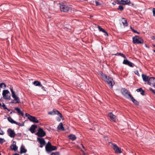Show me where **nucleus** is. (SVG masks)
<instances>
[{"label":"nucleus","mask_w":155,"mask_h":155,"mask_svg":"<svg viewBox=\"0 0 155 155\" xmlns=\"http://www.w3.org/2000/svg\"><path fill=\"white\" fill-rule=\"evenodd\" d=\"M57 148L56 146H52L51 145V143L48 142L45 146L46 150L48 152H51V151L55 150Z\"/></svg>","instance_id":"nucleus-2"},{"label":"nucleus","mask_w":155,"mask_h":155,"mask_svg":"<svg viewBox=\"0 0 155 155\" xmlns=\"http://www.w3.org/2000/svg\"><path fill=\"white\" fill-rule=\"evenodd\" d=\"M27 152V150L25 149V146L21 145L20 148V153H25Z\"/></svg>","instance_id":"nucleus-22"},{"label":"nucleus","mask_w":155,"mask_h":155,"mask_svg":"<svg viewBox=\"0 0 155 155\" xmlns=\"http://www.w3.org/2000/svg\"><path fill=\"white\" fill-rule=\"evenodd\" d=\"M155 83V78L153 77H150L148 81L147 82V84L150 85H153Z\"/></svg>","instance_id":"nucleus-15"},{"label":"nucleus","mask_w":155,"mask_h":155,"mask_svg":"<svg viewBox=\"0 0 155 155\" xmlns=\"http://www.w3.org/2000/svg\"><path fill=\"white\" fill-rule=\"evenodd\" d=\"M151 38L152 40L155 41V36H153L151 37Z\"/></svg>","instance_id":"nucleus-48"},{"label":"nucleus","mask_w":155,"mask_h":155,"mask_svg":"<svg viewBox=\"0 0 155 155\" xmlns=\"http://www.w3.org/2000/svg\"><path fill=\"white\" fill-rule=\"evenodd\" d=\"M121 2L122 5H127L130 3V0H122Z\"/></svg>","instance_id":"nucleus-26"},{"label":"nucleus","mask_w":155,"mask_h":155,"mask_svg":"<svg viewBox=\"0 0 155 155\" xmlns=\"http://www.w3.org/2000/svg\"><path fill=\"white\" fill-rule=\"evenodd\" d=\"M58 129L61 130H64V128L63 124L62 123L59 124L57 127Z\"/></svg>","instance_id":"nucleus-21"},{"label":"nucleus","mask_w":155,"mask_h":155,"mask_svg":"<svg viewBox=\"0 0 155 155\" xmlns=\"http://www.w3.org/2000/svg\"><path fill=\"white\" fill-rule=\"evenodd\" d=\"M81 145L82 148H83V149H85V148H84V146L82 144H81Z\"/></svg>","instance_id":"nucleus-50"},{"label":"nucleus","mask_w":155,"mask_h":155,"mask_svg":"<svg viewBox=\"0 0 155 155\" xmlns=\"http://www.w3.org/2000/svg\"><path fill=\"white\" fill-rule=\"evenodd\" d=\"M123 7L121 5H119L118 7V9H119L120 11H122L123 10Z\"/></svg>","instance_id":"nucleus-34"},{"label":"nucleus","mask_w":155,"mask_h":155,"mask_svg":"<svg viewBox=\"0 0 155 155\" xmlns=\"http://www.w3.org/2000/svg\"><path fill=\"white\" fill-rule=\"evenodd\" d=\"M33 83L35 86H41V83L38 81H35Z\"/></svg>","instance_id":"nucleus-29"},{"label":"nucleus","mask_w":155,"mask_h":155,"mask_svg":"<svg viewBox=\"0 0 155 155\" xmlns=\"http://www.w3.org/2000/svg\"><path fill=\"white\" fill-rule=\"evenodd\" d=\"M134 73L138 75V76H139V74L138 71H135Z\"/></svg>","instance_id":"nucleus-46"},{"label":"nucleus","mask_w":155,"mask_h":155,"mask_svg":"<svg viewBox=\"0 0 155 155\" xmlns=\"http://www.w3.org/2000/svg\"><path fill=\"white\" fill-rule=\"evenodd\" d=\"M11 148L14 151L18 149V147L16 145V143L14 141L12 143V144L10 146Z\"/></svg>","instance_id":"nucleus-18"},{"label":"nucleus","mask_w":155,"mask_h":155,"mask_svg":"<svg viewBox=\"0 0 155 155\" xmlns=\"http://www.w3.org/2000/svg\"><path fill=\"white\" fill-rule=\"evenodd\" d=\"M51 155H59V153L58 152H56L54 153H52Z\"/></svg>","instance_id":"nucleus-41"},{"label":"nucleus","mask_w":155,"mask_h":155,"mask_svg":"<svg viewBox=\"0 0 155 155\" xmlns=\"http://www.w3.org/2000/svg\"><path fill=\"white\" fill-rule=\"evenodd\" d=\"M0 155H1V153H0Z\"/></svg>","instance_id":"nucleus-59"},{"label":"nucleus","mask_w":155,"mask_h":155,"mask_svg":"<svg viewBox=\"0 0 155 155\" xmlns=\"http://www.w3.org/2000/svg\"><path fill=\"white\" fill-rule=\"evenodd\" d=\"M10 90L12 93V95L15 94V92L13 91V88L12 87H10Z\"/></svg>","instance_id":"nucleus-36"},{"label":"nucleus","mask_w":155,"mask_h":155,"mask_svg":"<svg viewBox=\"0 0 155 155\" xmlns=\"http://www.w3.org/2000/svg\"><path fill=\"white\" fill-rule=\"evenodd\" d=\"M153 51L154 52H155V50H153Z\"/></svg>","instance_id":"nucleus-57"},{"label":"nucleus","mask_w":155,"mask_h":155,"mask_svg":"<svg viewBox=\"0 0 155 155\" xmlns=\"http://www.w3.org/2000/svg\"><path fill=\"white\" fill-rule=\"evenodd\" d=\"M37 140L38 141L40 145L39 147L42 148L45 144V142L44 139L38 137Z\"/></svg>","instance_id":"nucleus-13"},{"label":"nucleus","mask_w":155,"mask_h":155,"mask_svg":"<svg viewBox=\"0 0 155 155\" xmlns=\"http://www.w3.org/2000/svg\"><path fill=\"white\" fill-rule=\"evenodd\" d=\"M109 144L110 146H113V149L114 150L115 153H122L121 148L118 147L116 144L113 143L111 142H109Z\"/></svg>","instance_id":"nucleus-3"},{"label":"nucleus","mask_w":155,"mask_h":155,"mask_svg":"<svg viewBox=\"0 0 155 155\" xmlns=\"http://www.w3.org/2000/svg\"><path fill=\"white\" fill-rule=\"evenodd\" d=\"M123 63L124 64L128 65L129 67H133L134 66V64L133 63L127 59L124 60L123 61Z\"/></svg>","instance_id":"nucleus-14"},{"label":"nucleus","mask_w":155,"mask_h":155,"mask_svg":"<svg viewBox=\"0 0 155 155\" xmlns=\"http://www.w3.org/2000/svg\"><path fill=\"white\" fill-rule=\"evenodd\" d=\"M98 28L100 31L107 34V32L100 26H98Z\"/></svg>","instance_id":"nucleus-30"},{"label":"nucleus","mask_w":155,"mask_h":155,"mask_svg":"<svg viewBox=\"0 0 155 155\" xmlns=\"http://www.w3.org/2000/svg\"><path fill=\"white\" fill-rule=\"evenodd\" d=\"M130 28L131 29V30L133 31L134 32V33H137V34H139V33L137 32V31H136V30H134V29L131 27H130Z\"/></svg>","instance_id":"nucleus-40"},{"label":"nucleus","mask_w":155,"mask_h":155,"mask_svg":"<svg viewBox=\"0 0 155 155\" xmlns=\"http://www.w3.org/2000/svg\"><path fill=\"white\" fill-rule=\"evenodd\" d=\"M142 76L143 81L145 82H147L150 77H149V76H147L146 75L143 74H142Z\"/></svg>","instance_id":"nucleus-20"},{"label":"nucleus","mask_w":155,"mask_h":155,"mask_svg":"<svg viewBox=\"0 0 155 155\" xmlns=\"http://www.w3.org/2000/svg\"><path fill=\"white\" fill-rule=\"evenodd\" d=\"M68 138L69 139L71 140L72 141L75 140L76 138L75 135L73 134H70L69 135Z\"/></svg>","instance_id":"nucleus-24"},{"label":"nucleus","mask_w":155,"mask_h":155,"mask_svg":"<svg viewBox=\"0 0 155 155\" xmlns=\"http://www.w3.org/2000/svg\"><path fill=\"white\" fill-rule=\"evenodd\" d=\"M37 127L36 125H32L30 128V130L32 133H34L35 132V130Z\"/></svg>","instance_id":"nucleus-19"},{"label":"nucleus","mask_w":155,"mask_h":155,"mask_svg":"<svg viewBox=\"0 0 155 155\" xmlns=\"http://www.w3.org/2000/svg\"><path fill=\"white\" fill-rule=\"evenodd\" d=\"M142 90V88H140L139 89H137L136 91L138 92H141Z\"/></svg>","instance_id":"nucleus-38"},{"label":"nucleus","mask_w":155,"mask_h":155,"mask_svg":"<svg viewBox=\"0 0 155 155\" xmlns=\"http://www.w3.org/2000/svg\"><path fill=\"white\" fill-rule=\"evenodd\" d=\"M4 134V132L1 130V131H0V135H3Z\"/></svg>","instance_id":"nucleus-44"},{"label":"nucleus","mask_w":155,"mask_h":155,"mask_svg":"<svg viewBox=\"0 0 155 155\" xmlns=\"http://www.w3.org/2000/svg\"><path fill=\"white\" fill-rule=\"evenodd\" d=\"M60 7L61 11L64 12H66L72 10V8L71 7L65 5L64 3L61 4L60 5Z\"/></svg>","instance_id":"nucleus-1"},{"label":"nucleus","mask_w":155,"mask_h":155,"mask_svg":"<svg viewBox=\"0 0 155 155\" xmlns=\"http://www.w3.org/2000/svg\"><path fill=\"white\" fill-rule=\"evenodd\" d=\"M13 155H19L18 154L15 153V154H14Z\"/></svg>","instance_id":"nucleus-52"},{"label":"nucleus","mask_w":155,"mask_h":155,"mask_svg":"<svg viewBox=\"0 0 155 155\" xmlns=\"http://www.w3.org/2000/svg\"><path fill=\"white\" fill-rule=\"evenodd\" d=\"M2 106V104H1V103L0 102V107H1Z\"/></svg>","instance_id":"nucleus-54"},{"label":"nucleus","mask_w":155,"mask_h":155,"mask_svg":"<svg viewBox=\"0 0 155 155\" xmlns=\"http://www.w3.org/2000/svg\"><path fill=\"white\" fill-rule=\"evenodd\" d=\"M133 43L134 44H142L143 43V40L141 38L135 36L133 38Z\"/></svg>","instance_id":"nucleus-4"},{"label":"nucleus","mask_w":155,"mask_h":155,"mask_svg":"<svg viewBox=\"0 0 155 155\" xmlns=\"http://www.w3.org/2000/svg\"><path fill=\"white\" fill-rule=\"evenodd\" d=\"M107 84L111 88H112L113 86L115 84V82L113 79L109 77H107Z\"/></svg>","instance_id":"nucleus-9"},{"label":"nucleus","mask_w":155,"mask_h":155,"mask_svg":"<svg viewBox=\"0 0 155 155\" xmlns=\"http://www.w3.org/2000/svg\"><path fill=\"white\" fill-rule=\"evenodd\" d=\"M116 55H120L124 58H126L125 56L123 54L121 53H117L116 54Z\"/></svg>","instance_id":"nucleus-32"},{"label":"nucleus","mask_w":155,"mask_h":155,"mask_svg":"<svg viewBox=\"0 0 155 155\" xmlns=\"http://www.w3.org/2000/svg\"><path fill=\"white\" fill-rule=\"evenodd\" d=\"M15 124L18 125L19 126H23V125L21 124V123H18L17 122H16V123H15Z\"/></svg>","instance_id":"nucleus-39"},{"label":"nucleus","mask_w":155,"mask_h":155,"mask_svg":"<svg viewBox=\"0 0 155 155\" xmlns=\"http://www.w3.org/2000/svg\"><path fill=\"white\" fill-rule=\"evenodd\" d=\"M45 132L41 127L39 128L38 132L35 134V135L41 137L45 136Z\"/></svg>","instance_id":"nucleus-10"},{"label":"nucleus","mask_w":155,"mask_h":155,"mask_svg":"<svg viewBox=\"0 0 155 155\" xmlns=\"http://www.w3.org/2000/svg\"><path fill=\"white\" fill-rule=\"evenodd\" d=\"M3 98L5 100H9L11 98V95L9 91L8 90H4L2 92Z\"/></svg>","instance_id":"nucleus-5"},{"label":"nucleus","mask_w":155,"mask_h":155,"mask_svg":"<svg viewBox=\"0 0 155 155\" xmlns=\"http://www.w3.org/2000/svg\"><path fill=\"white\" fill-rule=\"evenodd\" d=\"M133 102L136 105H138L139 104V102L135 100L133 97L131 95L130 97Z\"/></svg>","instance_id":"nucleus-23"},{"label":"nucleus","mask_w":155,"mask_h":155,"mask_svg":"<svg viewBox=\"0 0 155 155\" xmlns=\"http://www.w3.org/2000/svg\"><path fill=\"white\" fill-rule=\"evenodd\" d=\"M153 86L154 87H155V84H153Z\"/></svg>","instance_id":"nucleus-53"},{"label":"nucleus","mask_w":155,"mask_h":155,"mask_svg":"<svg viewBox=\"0 0 155 155\" xmlns=\"http://www.w3.org/2000/svg\"><path fill=\"white\" fill-rule=\"evenodd\" d=\"M118 3L121 4L122 0H117Z\"/></svg>","instance_id":"nucleus-43"},{"label":"nucleus","mask_w":155,"mask_h":155,"mask_svg":"<svg viewBox=\"0 0 155 155\" xmlns=\"http://www.w3.org/2000/svg\"><path fill=\"white\" fill-rule=\"evenodd\" d=\"M5 140H4V139L0 138V143H2L4 142H5Z\"/></svg>","instance_id":"nucleus-37"},{"label":"nucleus","mask_w":155,"mask_h":155,"mask_svg":"<svg viewBox=\"0 0 155 155\" xmlns=\"http://www.w3.org/2000/svg\"><path fill=\"white\" fill-rule=\"evenodd\" d=\"M8 120L12 124H15L16 123L15 121H14L11 117H8Z\"/></svg>","instance_id":"nucleus-28"},{"label":"nucleus","mask_w":155,"mask_h":155,"mask_svg":"<svg viewBox=\"0 0 155 155\" xmlns=\"http://www.w3.org/2000/svg\"><path fill=\"white\" fill-rule=\"evenodd\" d=\"M107 36H108V34H107Z\"/></svg>","instance_id":"nucleus-58"},{"label":"nucleus","mask_w":155,"mask_h":155,"mask_svg":"<svg viewBox=\"0 0 155 155\" xmlns=\"http://www.w3.org/2000/svg\"><path fill=\"white\" fill-rule=\"evenodd\" d=\"M2 107L4 109H7L9 111H10V110L8 109L7 107L5 106V104L4 103H3Z\"/></svg>","instance_id":"nucleus-33"},{"label":"nucleus","mask_w":155,"mask_h":155,"mask_svg":"<svg viewBox=\"0 0 155 155\" xmlns=\"http://www.w3.org/2000/svg\"><path fill=\"white\" fill-rule=\"evenodd\" d=\"M41 87H42V89L43 90H44V91H45V88L43 86H42V85H41Z\"/></svg>","instance_id":"nucleus-49"},{"label":"nucleus","mask_w":155,"mask_h":155,"mask_svg":"<svg viewBox=\"0 0 155 155\" xmlns=\"http://www.w3.org/2000/svg\"><path fill=\"white\" fill-rule=\"evenodd\" d=\"M153 45V46L155 47V45Z\"/></svg>","instance_id":"nucleus-56"},{"label":"nucleus","mask_w":155,"mask_h":155,"mask_svg":"<svg viewBox=\"0 0 155 155\" xmlns=\"http://www.w3.org/2000/svg\"><path fill=\"white\" fill-rule=\"evenodd\" d=\"M153 15L154 16H155V8H153Z\"/></svg>","instance_id":"nucleus-45"},{"label":"nucleus","mask_w":155,"mask_h":155,"mask_svg":"<svg viewBox=\"0 0 155 155\" xmlns=\"http://www.w3.org/2000/svg\"><path fill=\"white\" fill-rule=\"evenodd\" d=\"M121 92L123 95H124L127 98H129L131 96L130 92L127 89L124 88L122 89Z\"/></svg>","instance_id":"nucleus-6"},{"label":"nucleus","mask_w":155,"mask_h":155,"mask_svg":"<svg viewBox=\"0 0 155 155\" xmlns=\"http://www.w3.org/2000/svg\"><path fill=\"white\" fill-rule=\"evenodd\" d=\"M6 87L5 84L4 83H2L0 84V88H5Z\"/></svg>","instance_id":"nucleus-31"},{"label":"nucleus","mask_w":155,"mask_h":155,"mask_svg":"<svg viewBox=\"0 0 155 155\" xmlns=\"http://www.w3.org/2000/svg\"><path fill=\"white\" fill-rule=\"evenodd\" d=\"M95 3H96V5L97 6H98V5H100L99 3L97 1H96Z\"/></svg>","instance_id":"nucleus-47"},{"label":"nucleus","mask_w":155,"mask_h":155,"mask_svg":"<svg viewBox=\"0 0 155 155\" xmlns=\"http://www.w3.org/2000/svg\"><path fill=\"white\" fill-rule=\"evenodd\" d=\"M7 132L8 135L11 138H14L15 135L14 130L11 128H9Z\"/></svg>","instance_id":"nucleus-12"},{"label":"nucleus","mask_w":155,"mask_h":155,"mask_svg":"<svg viewBox=\"0 0 155 155\" xmlns=\"http://www.w3.org/2000/svg\"><path fill=\"white\" fill-rule=\"evenodd\" d=\"M145 47H147H147H147V45H146V44H145Z\"/></svg>","instance_id":"nucleus-55"},{"label":"nucleus","mask_w":155,"mask_h":155,"mask_svg":"<svg viewBox=\"0 0 155 155\" xmlns=\"http://www.w3.org/2000/svg\"><path fill=\"white\" fill-rule=\"evenodd\" d=\"M108 116L110 118V120L114 121L115 122L116 118L115 115L111 113H109L108 114Z\"/></svg>","instance_id":"nucleus-17"},{"label":"nucleus","mask_w":155,"mask_h":155,"mask_svg":"<svg viewBox=\"0 0 155 155\" xmlns=\"http://www.w3.org/2000/svg\"><path fill=\"white\" fill-rule=\"evenodd\" d=\"M97 73L101 76V78L103 80L107 82V75L104 74L101 71H98Z\"/></svg>","instance_id":"nucleus-16"},{"label":"nucleus","mask_w":155,"mask_h":155,"mask_svg":"<svg viewBox=\"0 0 155 155\" xmlns=\"http://www.w3.org/2000/svg\"><path fill=\"white\" fill-rule=\"evenodd\" d=\"M149 90L151 92H152L154 94H155V91L154 90H153L151 88H149Z\"/></svg>","instance_id":"nucleus-35"},{"label":"nucleus","mask_w":155,"mask_h":155,"mask_svg":"<svg viewBox=\"0 0 155 155\" xmlns=\"http://www.w3.org/2000/svg\"><path fill=\"white\" fill-rule=\"evenodd\" d=\"M25 114V116L31 121L36 123L38 122V120L35 117L32 116L28 113H26Z\"/></svg>","instance_id":"nucleus-7"},{"label":"nucleus","mask_w":155,"mask_h":155,"mask_svg":"<svg viewBox=\"0 0 155 155\" xmlns=\"http://www.w3.org/2000/svg\"><path fill=\"white\" fill-rule=\"evenodd\" d=\"M144 93H145L144 91V90H142V91H141V92L140 94L143 95H144L145 94Z\"/></svg>","instance_id":"nucleus-42"},{"label":"nucleus","mask_w":155,"mask_h":155,"mask_svg":"<svg viewBox=\"0 0 155 155\" xmlns=\"http://www.w3.org/2000/svg\"><path fill=\"white\" fill-rule=\"evenodd\" d=\"M122 19V23H123V25L125 26H127V23L126 20L124 18H123Z\"/></svg>","instance_id":"nucleus-27"},{"label":"nucleus","mask_w":155,"mask_h":155,"mask_svg":"<svg viewBox=\"0 0 155 155\" xmlns=\"http://www.w3.org/2000/svg\"><path fill=\"white\" fill-rule=\"evenodd\" d=\"M15 110L17 111L19 114L21 115L22 116H24V114L23 113L19 108L16 107L15 108Z\"/></svg>","instance_id":"nucleus-25"},{"label":"nucleus","mask_w":155,"mask_h":155,"mask_svg":"<svg viewBox=\"0 0 155 155\" xmlns=\"http://www.w3.org/2000/svg\"><path fill=\"white\" fill-rule=\"evenodd\" d=\"M48 114L51 115L57 114L60 117L61 119H63V117L62 114L57 110H54L52 111L49 112H48Z\"/></svg>","instance_id":"nucleus-8"},{"label":"nucleus","mask_w":155,"mask_h":155,"mask_svg":"<svg viewBox=\"0 0 155 155\" xmlns=\"http://www.w3.org/2000/svg\"><path fill=\"white\" fill-rule=\"evenodd\" d=\"M12 97L14 99V100H12L11 103L14 104H18L20 102V99L15 94L12 95Z\"/></svg>","instance_id":"nucleus-11"},{"label":"nucleus","mask_w":155,"mask_h":155,"mask_svg":"<svg viewBox=\"0 0 155 155\" xmlns=\"http://www.w3.org/2000/svg\"><path fill=\"white\" fill-rule=\"evenodd\" d=\"M57 120L58 121H60L61 120V119H59L58 118H57Z\"/></svg>","instance_id":"nucleus-51"}]
</instances>
